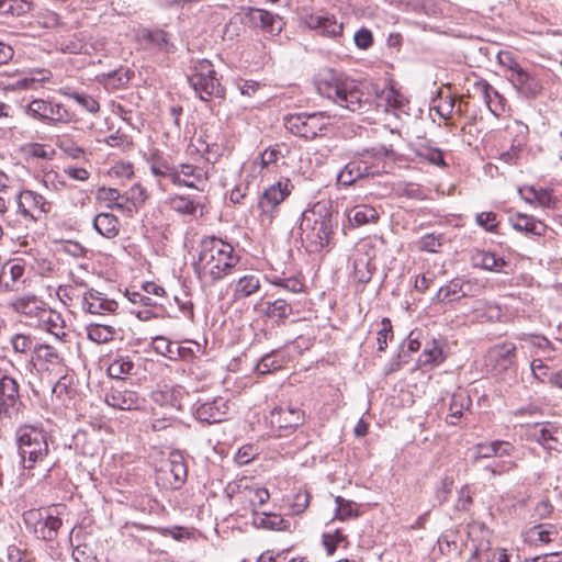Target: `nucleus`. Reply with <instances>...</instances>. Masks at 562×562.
I'll list each match as a JSON object with an SVG mask.
<instances>
[{
  "mask_svg": "<svg viewBox=\"0 0 562 562\" xmlns=\"http://www.w3.org/2000/svg\"><path fill=\"white\" fill-rule=\"evenodd\" d=\"M239 260L229 243L207 236L200 241L199 257L193 267L199 279L218 282L233 272Z\"/></svg>",
  "mask_w": 562,
  "mask_h": 562,
  "instance_id": "1",
  "label": "nucleus"
},
{
  "mask_svg": "<svg viewBox=\"0 0 562 562\" xmlns=\"http://www.w3.org/2000/svg\"><path fill=\"white\" fill-rule=\"evenodd\" d=\"M301 239L310 252H318L330 243L334 234V214L329 202H317L302 213Z\"/></svg>",
  "mask_w": 562,
  "mask_h": 562,
  "instance_id": "2",
  "label": "nucleus"
},
{
  "mask_svg": "<svg viewBox=\"0 0 562 562\" xmlns=\"http://www.w3.org/2000/svg\"><path fill=\"white\" fill-rule=\"evenodd\" d=\"M317 90L319 94L350 112H360L370 104L369 94L363 91L360 83L351 79L330 77L319 80Z\"/></svg>",
  "mask_w": 562,
  "mask_h": 562,
  "instance_id": "3",
  "label": "nucleus"
},
{
  "mask_svg": "<svg viewBox=\"0 0 562 562\" xmlns=\"http://www.w3.org/2000/svg\"><path fill=\"white\" fill-rule=\"evenodd\" d=\"M18 451L24 469H33L48 454L46 431L35 425L24 424L15 431Z\"/></svg>",
  "mask_w": 562,
  "mask_h": 562,
  "instance_id": "4",
  "label": "nucleus"
},
{
  "mask_svg": "<svg viewBox=\"0 0 562 562\" xmlns=\"http://www.w3.org/2000/svg\"><path fill=\"white\" fill-rule=\"evenodd\" d=\"M188 81L199 98L209 101L211 98H224L225 88L216 77L212 63L207 59L192 61Z\"/></svg>",
  "mask_w": 562,
  "mask_h": 562,
  "instance_id": "5",
  "label": "nucleus"
},
{
  "mask_svg": "<svg viewBox=\"0 0 562 562\" xmlns=\"http://www.w3.org/2000/svg\"><path fill=\"white\" fill-rule=\"evenodd\" d=\"M335 117L327 112L295 113L284 117V126L295 136L313 139L327 130Z\"/></svg>",
  "mask_w": 562,
  "mask_h": 562,
  "instance_id": "6",
  "label": "nucleus"
},
{
  "mask_svg": "<svg viewBox=\"0 0 562 562\" xmlns=\"http://www.w3.org/2000/svg\"><path fill=\"white\" fill-rule=\"evenodd\" d=\"M265 420L277 437H286L305 423V413L292 404L273 407Z\"/></svg>",
  "mask_w": 562,
  "mask_h": 562,
  "instance_id": "7",
  "label": "nucleus"
},
{
  "mask_svg": "<svg viewBox=\"0 0 562 562\" xmlns=\"http://www.w3.org/2000/svg\"><path fill=\"white\" fill-rule=\"evenodd\" d=\"M26 113L47 125L70 124L77 122L75 113L64 104L50 100L34 99L26 106Z\"/></svg>",
  "mask_w": 562,
  "mask_h": 562,
  "instance_id": "8",
  "label": "nucleus"
},
{
  "mask_svg": "<svg viewBox=\"0 0 562 562\" xmlns=\"http://www.w3.org/2000/svg\"><path fill=\"white\" fill-rule=\"evenodd\" d=\"M24 407L18 381L7 374L0 375V418L16 420Z\"/></svg>",
  "mask_w": 562,
  "mask_h": 562,
  "instance_id": "9",
  "label": "nucleus"
},
{
  "mask_svg": "<svg viewBox=\"0 0 562 562\" xmlns=\"http://www.w3.org/2000/svg\"><path fill=\"white\" fill-rule=\"evenodd\" d=\"M293 184L290 179H282L267 188L260 195L258 207L262 221L267 220L269 223L274 217L279 205L290 195Z\"/></svg>",
  "mask_w": 562,
  "mask_h": 562,
  "instance_id": "10",
  "label": "nucleus"
},
{
  "mask_svg": "<svg viewBox=\"0 0 562 562\" xmlns=\"http://www.w3.org/2000/svg\"><path fill=\"white\" fill-rule=\"evenodd\" d=\"M517 347L514 342L505 341L491 347L485 356V366L493 374H503L516 364Z\"/></svg>",
  "mask_w": 562,
  "mask_h": 562,
  "instance_id": "11",
  "label": "nucleus"
},
{
  "mask_svg": "<svg viewBox=\"0 0 562 562\" xmlns=\"http://www.w3.org/2000/svg\"><path fill=\"white\" fill-rule=\"evenodd\" d=\"M18 212L31 221H37L42 214L49 212L50 204L33 190L21 191L16 196Z\"/></svg>",
  "mask_w": 562,
  "mask_h": 562,
  "instance_id": "12",
  "label": "nucleus"
},
{
  "mask_svg": "<svg viewBox=\"0 0 562 562\" xmlns=\"http://www.w3.org/2000/svg\"><path fill=\"white\" fill-rule=\"evenodd\" d=\"M506 78L520 98L532 100L542 92L541 80L535 74L524 68L517 70L514 75H506Z\"/></svg>",
  "mask_w": 562,
  "mask_h": 562,
  "instance_id": "13",
  "label": "nucleus"
},
{
  "mask_svg": "<svg viewBox=\"0 0 562 562\" xmlns=\"http://www.w3.org/2000/svg\"><path fill=\"white\" fill-rule=\"evenodd\" d=\"M386 155L387 150L384 147H371L358 151L353 157L357 159L358 164L361 165L366 178H372L384 172V158Z\"/></svg>",
  "mask_w": 562,
  "mask_h": 562,
  "instance_id": "14",
  "label": "nucleus"
},
{
  "mask_svg": "<svg viewBox=\"0 0 562 562\" xmlns=\"http://www.w3.org/2000/svg\"><path fill=\"white\" fill-rule=\"evenodd\" d=\"M228 411L227 401L216 397L212 401L198 403L194 407V417L205 424H217L225 420Z\"/></svg>",
  "mask_w": 562,
  "mask_h": 562,
  "instance_id": "15",
  "label": "nucleus"
},
{
  "mask_svg": "<svg viewBox=\"0 0 562 562\" xmlns=\"http://www.w3.org/2000/svg\"><path fill=\"white\" fill-rule=\"evenodd\" d=\"M105 402L109 406H112L122 411L139 409L145 400L138 395L135 391L127 389L112 387L105 395Z\"/></svg>",
  "mask_w": 562,
  "mask_h": 562,
  "instance_id": "16",
  "label": "nucleus"
},
{
  "mask_svg": "<svg viewBox=\"0 0 562 562\" xmlns=\"http://www.w3.org/2000/svg\"><path fill=\"white\" fill-rule=\"evenodd\" d=\"M81 307L90 314H103L115 312L119 304L115 300L106 297L104 293L89 289L82 296Z\"/></svg>",
  "mask_w": 562,
  "mask_h": 562,
  "instance_id": "17",
  "label": "nucleus"
},
{
  "mask_svg": "<svg viewBox=\"0 0 562 562\" xmlns=\"http://www.w3.org/2000/svg\"><path fill=\"white\" fill-rule=\"evenodd\" d=\"M246 19L250 26L277 34L282 30V19L262 9H249Z\"/></svg>",
  "mask_w": 562,
  "mask_h": 562,
  "instance_id": "18",
  "label": "nucleus"
},
{
  "mask_svg": "<svg viewBox=\"0 0 562 562\" xmlns=\"http://www.w3.org/2000/svg\"><path fill=\"white\" fill-rule=\"evenodd\" d=\"M178 171L180 173V182H176L177 186H184L199 191L205 190L209 180L206 170L193 165L181 164L178 167Z\"/></svg>",
  "mask_w": 562,
  "mask_h": 562,
  "instance_id": "19",
  "label": "nucleus"
},
{
  "mask_svg": "<svg viewBox=\"0 0 562 562\" xmlns=\"http://www.w3.org/2000/svg\"><path fill=\"white\" fill-rule=\"evenodd\" d=\"M167 470L164 471L165 480L170 488H180L188 476V467L184 458L180 453H171L168 460Z\"/></svg>",
  "mask_w": 562,
  "mask_h": 562,
  "instance_id": "20",
  "label": "nucleus"
},
{
  "mask_svg": "<svg viewBox=\"0 0 562 562\" xmlns=\"http://www.w3.org/2000/svg\"><path fill=\"white\" fill-rule=\"evenodd\" d=\"M232 297L235 302L245 300L258 293L261 289L260 276L246 273L231 284Z\"/></svg>",
  "mask_w": 562,
  "mask_h": 562,
  "instance_id": "21",
  "label": "nucleus"
},
{
  "mask_svg": "<svg viewBox=\"0 0 562 562\" xmlns=\"http://www.w3.org/2000/svg\"><path fill=\"white\" fill-rule=\"evenodd\" d=\"M514 452L515 447L508 441L495 440L477 443L474 448V460L502 459L504 457H512Z\"/></svg>",
  "mask_w": 562,
  "mask_h": 562,
  "instance_id": "22",
  "label": "nucleus"
},
{
  "mask_svg": "<svg viewBox=\"0 0 562 562\" xmlns=\"http://www.w3.org/2000/svg\"><path fill=\"white\" fill-rule=\"evenodd\" d=\"M509 223L515 231L531 236H543L548 228L542 221L521 213L510 216Z\"/></svg>",
  "mask_w": 562,
  "mask_h": 562,
  "instance_id": "23",
  "label": "nucleus"
},
{
  "mask_svg": "<svg viewBox=\"0 0 562 562\" xmlns=\"http://www.w3.org/2000/svg\"><path fill=\"white\" fill-rule=\"evenodd\" d=\"M10 307L26 317H35L40 318L42 312L44 311L46 304L38 300L35 295H25L18 297L16 300L10 302Z\"/></svg>",
  "mask_w": 562,
  "mask_h": 562,
  "instance_id": "24",
  "label": "nucleus"
},
{
  "mask_svg": "<svg viewBox=\"0 0 562 562\" xmlns=\"http://www.w3.org/2000/svg\"><path fill=\"white\" fill-rule=\"evenodd\" d=\"M306 24L308 27L321 30L323 34L329 36H338L342 32V23H338L330 15L311 14L306 19Z\"/></svg>",
  "mask_w": 562,
  "mask_h": 562,
  "instance_id": "25",
  "label": "nucleus"
},
{
  "mask_svg": "<svg viewBox=\"0 0 562 562\" xmlns=\"http://www.w3.org/2000/svg\"><path fill=\"white\" fill-rule=\"evenodd\" d=\"M557 428L550 423H536L528 431V437L544 447L546 449H553L552 442H557L553 436Z\"/></svg>",
  "mask_w": 562,
  "mask_h": 562,
  "instance_id": "26",
  "label": "nucleus"
},
{
  "mask_svg": "<svg viewBox=\"0 0 562 562\" xmlns=\"http://www.w3.org/2000/svg\"><path fill=\"white\" fill-rule=\"evenodd\" d=\"M559 537V532L552 525L540 524L532 526L526 531V540L532 544L551 543Z\"/></svg>",
  "mask_w": 562,
  "mask_h": 562,
  "instance_id": "27",
  "label": "nucleus"
},
{
  "mask_svg": "<svg viewBox=\"0 0 562 562\" xmlns=\"http://www.w3.org/2000/svg\"><path fill=\"white\" fill-rule=\"evenodd\" d=\"M24 266L7 262L0 270V292L13 291L15 283L23 277Z\"/></svg>",
  "mask_w": 562,
  "mask_h": 562,
  "instance_id": "28",
  "label": "nucleus"
},
{
  "mask_svg": "<svg viewBox=\"0 0 562 562\" xmlns=\"http://www.w3.org/2000/svg\"><path fill=\"white\" fill-rule=\"evenodd\" d=\"M469 283L463 281L462 279H453L446 285L441 286L436 296L434 297V301L441 303V302H452L454 300H460L461 297L467 296V291L464 290V286Z\"/></svg>",
  "mask_w": 562,
  "mask_h": 562,
  "instance_id": "29",
  "label": "nucleus"
},
{
  "mask_svg": "<svg viewBox=\"0 0 562 562\" xmlns=\"http://www.w3.org/2000/svg\"><path fill=\"white\" fill-rule=\"evenodd\" d=\"M94 229L105 238H114L120 233V221L111 213H100L93 220Z\"/></svg>",
  "mask_w": 562,
  "mask_h": 562,
  "instance_id": "30",
  "label": "nucleus"
},
{
  "mask_svg": "<svg viewBox=\"0 0 562 562\" xmlns=\"http://www.w3.org/2000/svg\"><path fill=\"white\" fill-rule=\"evenodd\" d=\"M86 329L88 338L99 345L112 341L120 331L115 326L102 323H91Z\"/></svg>",
  "mask_w": 562,
  "mask_h": 562,
  "instance_id": "31",
  "label": "nucleus"
},
{
  "mask_svg": "<svg viewBox=\"0 0 562 562\" xmlns=\"http://www.w3.org/2000/svg\"><path fill=\"white\" fill-rule=\"evenodd\" d=\"M292 313V305L285 299L267 302L263 311L265 316L274 321L278 325L284 324Z\"/></svg>",
  "mask_w": 562,
  "mask_h": 562,
  "instance_id": "32",
  "label": "nucleus"
},
{
  "mask_svg": "<svg viewBox=\"0 0 562 562\" xmlns=\"http://www.w3.org/2000/svg\"><path fill=\"white\" fill-rule=\"evenodd\" d=\"M474 267L488 271H502L506 266V261L494 252L486 250H476L472 256Z\"/></svg>",
  "mask_w": 562,
  "mask_h": 562,
  "instance_id": "33",
  "label": "nucleus"
},
{
  "mask_svg": "<svg viewBox=\"0 0 562 562\" xmlns=\"http://www.w3.org/2000/svg\"><path fill=\"white\" fill-rule=\"evenodd\" d=\"M516 339L526 341L536 356L550 358L554 350L552 342L544 336L519 334L516 336Z\"/></svg>",
  "mask_w": 562,
  "mask_h": 562,
  "instance_id": "34",
  "label": "nucleus"
},
{
  "mask_svg": "<svg viewBox=\"0 0 562 562\" xmlns=\"http://www.w3.org/2000/svg\"><path fill=\"white\" fill-rule=\"evenodd\" d=\"M348 221L355 226L375 223L379 220L378 211L371 205H356L347 212Z\"/></svg>",
  "mask_w": 562,
  "mask_h": 562,
  "instance_id": "35",
  "label": "nucleus"
},
{
  "mask_svg": "<svg viewBox=\"0 0 562 562\" xmlns=\"http://www.w3.org/2000/svg\"><path fill=\"white\" fill-rule=\"evenodd\" d=\"M63 521L59 517L48 515L44 520H40L35 526L34 532L38 539L53 541L56 539Z\"/></svg>",
  "mask_w": 562,
  "mask_h": 562,
  "instance_id": "36",
  "label": "nucleus"
},
{
  "mask_svg": "<svg viewBox=\"0 0 562 562\" xmlns=\"http://www.w3.org/2000/svg\"><path fill=\"white\" fill-rule=\"evenodd\" d=\"M135 364L128 356L116 355L106 371L110 378L123 380L134 373Z\"/></svg>",
  "mask_w": 562,
  "mask_h": 562,
  "instance_id": "37",
  "label": "nucleus"
},
{
  "mask_svg": "<svg viewBox=\"0 0 562 562\" xmlns=\"http://www.w3.org/2000/svg\"><path fill=\"white\" fill-rule=\"evenodd\" d=\"M254 524L259 528L272 531H285L290 529V521L274 513L257 515L254 518Z\"/></svg>",
  "mask_w": 562,
  "mask_h": 562,
  "instance_id": "38",
  "label": "nucleus"
},
{
  "mask_svg": "<svg viewBox=\"0 0 562 562\" xmlns=\"http://www.w3.org/2000/svg\"><path fill=\"white\" fill-rule=\"evenodd\" d=\"M150 171L154 176L166 178L173 184L180 182V173L178 168L170 165L166 159L161 157H154L150 162Z\"/></svg>",
  "mask_w": 562,
  "mask_h": 562,
  "instance_id": "39",
  "label": "nucleus"
},
{
  "mask_svg": "<svg viewBox=\"0 0 562 562\" xmlns=\"http://www.w3.org/2000/svg\"><path fill=\"white\" fill-rule=\"evenodd\" d=\"M366 176L361 169V165L358 164L353 157L345 167L338 172L337 181L341 186L349 187L356 183L358 180L364 179Z\"/></svg>",
  "mask_w": 562,
  "mask_h": 562,
  "instance_id": "40",
  "label": "nucleus"
},
{
  "mask_svg": "<svg viewBox=\"0 0 562 562\" xmlns=\"http://www.w3.org/2000/svg\"><path fill=\"white\" fill-rule=\"evenodd\" d=\"M445 356L442 349L436 340L428 342L418 358L419 367H432L443 362Z\"/></svg>",
  "mask_w": 562,
  "mask_h": 562,
  "instance_id": "41",
  "label": "nucleus"
},
{
  "mask_svg": "<svg viewBox=\"0 0 562 562\" xmlns=\"http://www.w3.org/2000/svg\"><path fill=\"white\" fill-rule=\"evenodd\" d=\"M530 192L532 193L533 199L541 205L542 207L551 209L557 211L562 206L561 195L554 194L552 189H535L531 187Z\"/></svg>",
  "mask_w": 562,
  "mask_h": 562,
  "instance_id": "42",
  "label": "nucleus"
},
{
  "mask_svg": "<svg viewBox=\"0 0 562 562\" xmlns=\"http://www.w3.org/2000/svg\"><path fill=\"white\" fill-rule=\"evenodd\" d=\"M506 133L510 137V143H514V147H525L528 140L529 127L521 121H513L506 127Z\"/></svg>",
  "mask_w": 562,
  "mask_h": 562,
  "instance_id": "43",
  "label": "nucleus"
},
{
  "mask_svg": "<svg viewBox=\"0 0 562 562\" xmlns=\"http://www.w3.org/2000/svg\"><path fill=\"white\" fill-rule=\"evenodd\" d=\"M32 9L27 0H0V14L11 16H23Z\"/></svg>",
  "mask_w": 562,
  "mask_h": 562,
  "instance_id": "44",
  "label": "nucleus"
},
{
  "mask_svg": "<svg viewBox=\"0 0 562 562\" xmlns=\"http://www.w3.org/2000/svg\"><path fill=\"white\" fill-rule=\"evenodd\" d=\"M375 270V265L367 258H353V277L360 283H368Z\"/></svg>",
  "mask_w": 562,
  "mask_h": 562,
  "instance_id": "45",
  "label": "nucleus"
},
{
  "mask_svg": "<svg viewBox=\"0 0 562 562\" xmlns=\"http://www.w3.org/2000/svg\"><path fill=\"white\" fill-rule=\"evenodd\" d=\"M243 495L254 510L266 504L270 498L268 490L261 486H246Z\"/></svg>",
  "mask_w": 562,
  "mask_h": 562,
  "instance_id": "46",
  "label": "nucleus"
},
{
  "mask_svg": "<svg viewBox=\"0 0 562 562\" xmlns=\"http://www.w3.org/2000/svg\"><path fill=\"white\" fill-rule=\"evenodd\" d=\"M469 404L470 398L462 391L452 394L449 404V417L451 418V424H456L453 419H459L462 416L463 409L467 408Z\"/></svg>",
  "mask_w": 562,
  "mask_h": 562,
  "instance_id": "47",
  "label": "nucleus"
},
{
  "mask_svg": "<svg viewBox=\"0 0 562 562\" xmlns=\"http://www.w3.org/2000/svg\"><path fill=\"white\" fill-rule=\"evenodd\" d=\"M280 158H284L280 145H274L272 147L267 148L259 156V165L261 167V170L266 169L268 171H271Z\"/></svg>",
  "mask_w": 562,
  "mask_h": 562,
  "instance_id": "48",
  "label": "nucleus"
},
{
  "mask_svg": "<svg viewBox=\"0 0 562 562\" xmlns=\"http://www.w3.org/2000/svg\"><path fill=\"white\" fill-rule=\"evenodd\" d=\"M38 321L45 325L46 329L49 333H52L56 336H59L60 330L63 329V326H61L63 319L58 313H56L53 310L47 308L45 306Z\"/></svg>",
  "mask_w": 562,
  "mask_h": 562,
  "instance_id": "49",
  "label": "nucleus"
},
{
  "mask_svg": "<svg viewBox=\"0 0 562 562\" xmlns=\"http://www.w3.org/2000/svg\"><path fill=\"white\" fill-rule=\"evenodd\" d=\"M170 207L179 214L193 215L196 211V204L188 196L175 195L169 200Z\"/></svg>",
  "mask_w": 562,
  "mask_h": 562,
  "instance_id": "50",
  "label": "nucleus"
},
{
  "mask_svg": "<svg viewBox=\"0 0 562 562\" xmlns=\"http://www.w3.org/2000/svg\"><path fill=\"white\" fill-rule=\"evenodd\" d=\"M127 299L133 304H139L144 308L153 307L156 310H160V307H165L164 304L160 302V299H154L153 296H149L143 292L137 291H126Z\"/></svg>",
  "mask_w": 562,
  "mask_h": 562,
  "instance_id": "51",
  "label": "nucleus"
},
{
  "mask_svg": "<svg viewBox=\"0 0 562 562\" xmlns=\"http://www.w3.org/2000/svg\"><path fill=\"white\" fill-rule=\"evenodd\" d=\"M407 10L425 13L435 14L437 12L434 0H398Z\"/></svg>",
  "mask_w": 562,
  "mask_h": 562,
  "instance_id": "52",
  "label": "nucleus"
},
{
  "mask_svg": "<svg viewBox=\"0 0 562 562\" xmlns=\"http://www.w3.org/2000/svg\"><path fill=\"white\" fill-rule=\"evenodd\" d=\"M282 368V362L276 358L274 352H270L261 357L256 366L259 374H268Z\"/></svg>",
  "mask_w": 562,
  "mask_h": 562,
  "instance_id": "53",
  "label": "nucleus"
},
{
  "mask_svg": "<svg viewBox=\"0 0 562 562\" xmlns=\"http://www.w3.org/2000/svg\"><path fill=\"white\" fill-rule=\"evenodd\" d=\"M13 350L18 353H27L34 346V339L31 335L16 333L10 339Z\"/></svg>",
  "mask_w": 562,
  "mask_h": 562,
  "instance_id": "54",
  "label": "nucleus"
},
{
  "mask_svg": "<svg viewBox=\"0 0 562 562\" xmlns=\"http://www.w3.org/2000/svg\"><path fill=\"white\" fill-rule=\"evenodd\" d=\"M177 347L178 344L171 342L165 337L158 336L154 338V349L170 360L176 361Z\"/></svg>",
  "mask_w": 562,
  "mask_h": 562,
  "instance_id": "55",
  "label": "nucleus"
},
{
  "mask_svg": "<svg viewBox=\"0 0 562 562\" xmlns=\"http://www.w3.org/2000/svg\"><path fill=\"white\" fill-rule=\"evenodd\" d=\"M488 110L495 115L501 116L507 106V100L495 89L488 99L484 101Z\"/></svg>",
  "mask_w": 562,
  "mask_h": 562,
  "instance_id": "56",
  "label": "nucleus"
},
{
  "mask_svg": "<svg viewBox=\"0 0 562 562\" xmlns=\"http://www.w3.org/2000/svg\"><path fill=\"white\" fill-rule=\"evenodd\" d=\"M515 468L516 462L513 460L493 459L492 462L484 467V470L490 472L493 476H496L508 473Z\"/></svg>",
  "mask_w": 562,
  "mask_h": 562,
  "instance_id": "57",
  "label": "nucleus"
},
{
  "mask_svg": "<svg viewBox=\"0 0 562 562\" xmlns=\"http://www.w3.org/2000/svg\"><path fill=\"white\" fill-rule=\"evenodd\" d=\"M98 198L103 201H109L114 203V207L119 210L124 209L123 201H125V196L121 194L117 189L114 188H100L98 190Z\"/></svg>",
  "mask_w": 562,
  "mask_h": 562,
  "instance_id": "58",
  "label": "nucleus"
},
{
  "mask_svg": "<svg viewBox=\"0 0 562 562\" xmlns=\"http://www.w3.org/2000/svg\"><path fill=\"white\" fill-rule=\"evenodd\" d=\"M272 284L276 286L282 288L283 290L290 293H300L304 290V283L294 277L290 278H274L272 280Z\"/></svg>",
  "mask_w": 562,
  "mask_h": 562,
  "instance_id": "59",
  "label": "nucleus"
},
{
  "mask_svg": "<svg viewBox=\"0 0 562 562\" xmlns=\"http://www.w3.org/2000/svg\"><path fill=\"white\" fill-rule=\"evenodd\" d=\"M476 224L484 228L486 232H496L499 224L497 221V214L493 212H481L475 216Z\"/></svg>",
  "mask_w": 562,
  "mask_h": 562,
  "instance_id": "60",
  "label": "nucleus"
},
{
  "mask_svg": "<svg viewBox=\"0 0 562 562\" xmlns=\"http://www.w3.org/2000/svg\"><path fill=\"white\" fill-rule=\"evenodd\" d=\"M355 256L359 258H367L368 261L373 262L375 248L372 238H364L360 240L356 246Z\"/></svg>",
  "mask_w": 562,
  "mask_h": 562,
  "instance_id": "61",
  "label": "nucleus"
},
{
  "mask_svg": "<svg viewBox=\"0 0 562 562\" xmlns=\"http://www.w3.org/2000/svg\"><path fill=\"white\" fill-rule=\"evenodd\" d=\"M335 503L337 505L336 516L339 519H346L348 517L357 516V512L355 510V504L350 501L345 499L341 496H337L335 498Z\"/></svg>",
  "mask_w": 562,
  "mask_h": 562,
  "instance_id": "62",
  "label": "nucleus"
},
{
  "mask_svg": "<svg viewBox=\"0 0 562 562\" xmlns=\"http://www.w3.org/2000/svg\"><path fill=\"white\" fill-rule=\"evenodd\" d=\"M393 337L392 324L389 318H383L381 329L378 331V350L384 351L387 347V340Z\"/></svg>",
  "mask_w": 562,
  "mask_h": 562,
  "instance_id": "63",
  "label": "nucleus"
},
{
  "mask_svg": "<svg viewBox=\"0 0 562 562\" xmlns=\"http://www.w3.org/2000/svg\"><path fill=\"white\" fill-rule=\"evenodd\" d=\"M453 485V479L450 476H445L441 481L439 486L436 487L435 491V498L438 502L439 505H442L448 501V497L451 493Z\"/></svg>",
  "mask_w": 562,
  "mask_h": 562,
  "instance_id": "64",
  "label": "nucleus"
}]
</instances>
